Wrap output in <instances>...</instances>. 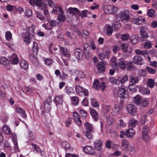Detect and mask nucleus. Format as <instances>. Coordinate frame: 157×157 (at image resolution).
Wrapping results in <instances>:
<instances>
[{"instance_id": "nucleus-1", "label": "nucleus", "mask_w": 157, "mask_h": 157, "mask_svg": "<svg viewBox=\"0 0 157 157\" xmlns=\"http://www.w3.org/2000/svg\"><path fill=\"white\" fill-rule=\"evenodd\" d=\"M35 28L36 27L34 25L25 28L26 32L24 36V40L26 44H29L31 42V39L34 37Z\"/></svg>"}, {"instance_id": "nucleus-2", "label": "nucleus", "mask_w": 157, "mask_h": 157, "mask_svg": "<svg viewBox=\"0 0 157 157\" xmlns=\"http://www.w3.org/2000/svg\"><path fill=\"white\" fill-rule=\"evenodd\" d=\"M127 61H125L123 58L119 59L118 62H116L113 64H112V67L117 70H118L119 68L124 70L127 67Z\"/></svg>"}, {"instance_id": "nucleus-3", "label": "nucleus", "mask_w": 157, "mask_h": 157, "mask_svg": "<svg viewBox=\"0 0 157 157\" xmlns=\"http://www.w3.org/2000/svg\"><path fill=\"white\" fill-rule=\"evenodd\" d=\"M129 11L126 10L121 11L116 15V17L118 20L128 21L129 18Z\"/></svg>"}, {"instance_id": "nucleus-4", "label": "nucleus", "mask_w": 157, "mask_h": 157, "mask_svg": "<svg viewBox=\"0 0 157 157\" xmlns=\"http://www.w3.org/2000/svg\"><path fill=\"white\" fill-rule=\"evenodd\" d=\"M121 149L123 151L129 152L134 151V148L131 146L126 140L123 139L121 142Z\"/></svg>"}, {"instance_id": "nucleus-5", "label": "nucleus", "mask_w": 157, "mask_h": 157, "mask_svg": "<svg viewBox=\"0 0 157 157\" xmlns=\"http://www.w3.org/2000/svg\"><path fill=\"white\" fill-rule=\"evenodd\" d=\"M117 7L111 5H105L103 7L104 13L108 15L114 14L117 12Z\"/></svg>"}, {"instance_id": "nucleus-6", "label": "nucleus", "mask_w": 157, "mask_h": 157, "mask_svg": "<svg viewBox=\"0 0 157 157\" xmlns=\"http://www.w3.org/2000/svg\"><path fill=\"white\" fill-rule=\"evenodd\" d=\"M123 106V104L121 102L115 103L114 107L112 109L111 113L114 116H117L121 113V110L122 109Z\"/></svg>"}, {"instance_id": "nucleus-7", "label": "nucleus", "mask_w": 157, "mask_h": 157, "mask_svg": "<svg viewBox=\"0 0 157 157\" xmlns=\"http://www.w3.org/2000/svg\"><path fill=\"white\" fill-rule=\"evenodd\" d=\"M76 92L78 95H82L83 93L85 96H87L89 95L88 90L79 85H77L75 87Z\"/></svg>"}, {"instance_id": "nucleus-8", "label": "nucleus", "mask_w": 157, "mask_h": 157, "mask_svg": "<svg viewBox=\"0 0 157 157\" xmlns=\"http://www.w3.org/2000/svg\"><path fill=\"white\" fill-rule=\"evenodd\" d=\"M60 53L63 56L67 58L68 59L71 57L70 51L65 47H60Z\"/></svg>"}, {"instance_id": "nucleus-9", "label": "nucleus", "mask_w": 157, "mask_h": 157, "mask_svg": "<svg viewBox=\"0 0 157 157\" xmlns=\"http://www.w3.org/2000/svg\"><path fill=\"white\" fill-rule=\"evenodd\" d=\"M12 140L14 145V149L16 151H19L18 143L17 141V138L16 134L15 133H12Z\"/></svg>"}, {"instance_id": "nucleus-10", "label": "nucleus", "mask_w": 157, "mask_h": 157, "mask_svg": "<svg viewBox=\"0 0 157 157\" xmlns=\"http://www.w3.org/2000/svg\"><path fill=\"white\" fill-rule=\"evenodd\" d=\"M128 93L127 88L121 87L119 89L118 94L120 97L125 98L127 96Z\"/></svg>"}, {"instance_id": "nucleus-11", "label": "nucleus", "mask_w": 157, "mask_h": 157, "mask_svg": "<svg viewBox=\"0 0 157 157\" xmlns=\"http://www.w3.org/2000/svg\"><path fill=\"white\" fill-rule=\"evenodd\" d=\"M51 102V97H49L46 100L44 105L45 111L47 113L49 112L51 110L50 104Z\"/></svg>"}, {"instance_id": "nucleus-12", "label": "nucleus", "mask_w": 157, "mask_h": 157, "mask_svg": "<svg viewBox=\"0 0 157 157\" xmlns=\"http://www.w3.org/2000/svg\"><path fill=\"white\" fill-rule=\"evenodd\" d=\"M73 119L76 124L78 126L82 124V121L80 119L79 116L77 112H74L73 113Z\"/></svg>"}, {"instance_id": "nucleus-13", "label": "nucleus", "mask_w": 157, "mask_h": 157, "mask_svg": "<svg viewBox=\"0 0 157 157\" xmlns=\"http://www.w3.org/2000/svg\"><path fill=\"white\" fill-rule=\"evenodd\" d=\"M104 30L108 36H110L112 34L113 29L112 27L110 25H106L104 27Z\"/></svg>"}, {"instance_id": "nucleus-14", "label": "nucleus", "mask_w": 157, "mask_h": 157, "mask_svg": "<svg viewBox=\"0 0 157 157\" xmlns=\"http://www.w3.org/2000/svg\"><path fill=\"white\" fill-rule=\"evenodd\" d=\"M146 21L145 18L144 17H140L137 18H134L132 19V22L136 25H140Z\"/></svg>"}, {"instance_id": "nucleus-15", "label": "nucleus", "mask_w": 157, "mask_h": 157, "mask_svg": "<svg viewBox=\"0 0 157 157\" xmlns=\"http://www.w3.org/2000/svg\"><path fill=\"white\" fill-rule=\"evenodd\" d=\"M126 108L129 113L134 114L136 112V108L133 105L128 104L126 106Z\"/></svg>"}, {"instance_id": "nucleus-16", "label": "nucleus", "mask_w": 157, "mask_h": 157, "mask_svg": "<svg viewBox=\"0 0 157 157\" xmlns=\"http://www.w3.org/2000/svg\"><path fill=\"white\" fill-rule=\"evenodd\" d=\"M143 59L140 56L136 55L132 59V62L137 65H141L143 64Z\"/></svg>"}, {"instance_id": "nucleus-17", "label": "nucleus", "mask_w": 157, "mask_h": 157, "mask_svg": "<svg viewBox=\"0 0 157 157\" xmlns=\"http://www.w3.org/2000/svg\"><path fill=\"white\" fill-rule=\"evenodd\" d=\"M84 151L86 154L90 155H94L95 153L94 149L90 146H88L83 147Z\"/></svg>"}, {"instance_id": "nucleus-18", "label": "nucleus", "mask_w": 157, "mask_h": 157, "mask_svg": "<svg viewBox=\"0 0 157 157\" xmlns=\"http://www.w3.org/2000/svg\"><path fill=\"white\" fill-rule=\"evenodd\" d=\"M89 45L88 44H84V56L86 58H88L91 55L90 50L88 49Z\"/></svg>"}, {"instance_id": "nucleus-19", "label": "nucleus", "mask_w": 157, "mask_h": 157, "mask_svg": "<svg viewBox=\"0 0 157 157\" xmlns=\"http://www.w3.org/2000/svg\"><path fill=\"white\" fill-rule=\"evenodd\" d=\"M68 11L70 14H73L79 16L80 10L76 8L70 7L68 9Z\"/></svg>"}, {"instance_id": "nucleus-20", "label": "nucleus", "mask_w": 157, "mask_h": 157, "mask_svg": "<svg viewBox=\"0 0 157 157\" xmlns=\"http://www.w3.org/2000/svg\"><path fill=\"white\" fill-rule=\"evenodd\" d=\"M54 101L55 102L57 106L62 105L63 101V98L61 95L56 96L54 99Z\"/></svg>"}, {"instance_id": "nucleus-21", "label": "nucleus", "mask_w": 157, "mask_h": 157, "mask_svg": "<svg viewBox=\"0 0 157 157\" xmlns=\"http://www.w3.org/2000/svg\"><path fill=\"white\" fill-rule=\"evenodd\" d=\"M9 58L14 64H17L19 61L17 55L15 53L13 54L12 55L9 56Z\"/></svg>"}, {"instance_id": "nucleus-22", "label": "nucleus", "mask_w": 157, "mask_h": 157, "mask_svg": "<svg viewBox=\"0 0 157 157\" xmlns=\"http://www.w3.org/2000/svg\"><path fill=\"white\" fill-rule=\"evenodd\" d=\"M122 51L123 52L130 53L132 52V49L129 47H128L127 44H123L121 45Z\"/></svg>"}, {"instance_id": "nucleus-23", "label": "nucleus", "mask_w": 157, "mask_h": 157, "mask_svg": "<svg viewBox=\"0 0 157 157\" xmlns=\"http://www.w3.org/2000/svg\"><path fill=\"white\" fill-rule=\"evenodd\" d=\"M30 61L35 66H38L39 65V61L36 57L34 55L31 54L29 56Z\"/></svg>"}, {"instance_id": "nucleus-24", "label": "nucleus", "mask_w": 157, "mask_h": 157, "mask_svg": "<svg viewBox=\"0 0 157 157\" xmlns=\"http://www.w3.org/2000/svg\"><path fill=\"white\" fill-rule=\"evenodd\" d=\"M84 125L86 131H89L91 132H94V128L92 124L89 123L88 122H86L85 123Z\"/></svg>"}, {"instance_id": "nucleus-25", "label": "nucleus", "mask_w": 157, "mask_h": 157, "mask_svg": "<svg viewBox=\"0 0 157 157\" xmlns=\"http://www.w3.org/2000/svg\"><path fill=\"white\" fill-rule=\"evenodd\" d=\"M3 132L5 134L10 135L11 133V130L9 126L7 125L4 124L2 126Z\"/></svg>"}, {"instance_id": "nucleus-26", "label": "nucleus", "mask_w": 157, "mask_h": 157, "mask_svg": "<svg viewBox=\"0 0 157 157\" xmlns=\"http://www.w3.org/2000/svg\"><path fill=\"white\" fill-rule=\"evenodd\" d=\"M139 91L142 94L149 95L150 94V90L147 87L145 88L140 86L139 87Z\"/></svg>"}, {"instance_id": "nucleus-27", "label": "nucleus", "mask_w": 157, "mask_h": 157, "mask_svg": "<svg viewBox=\"0 0 157 157\" xmlns=\"http://www.w3.org/2000/svg\"><path fill=\"white\" fill-rule=\"evenodd\" d=\"M16 110L17 113L20 114L22 117L24 118H25L27 116L25 112L21 108L17 107L16 109Z\"/></svg>"}, {"instance_id": "nucleus-28", "label": "nucleus", "mask_w": 157, "mask_h": 157, "mask_svg": "<svg viewBox=\"0 0 157 157\" xmlns=\"http://www.w3.org/2000/svg\"><path fill=\"white\" fill-rule=\"evenodd\" d=\"M36 6L40 8L41 9H44V8L47 7V4L46 3L43 2L42 0H37Z\"/></svg>"}, {"instance_id": "nucleus-29", "label": "nucleus", "mask_w": 157, "mask_h": 157, "mask_svg": "<svg viewBox=\"0 0 157 157\" xmlns=\"http://www.w3.org/2000/svg\"><path fill=\"white\" fill-rule=\"evenodd\" d=\"M135 133L133 129L130 128L126 131L125 135L127 137H131L134 136Z\"/></svg>"}, {"instance_id": "nucleus-30", "label": "nucleus", "mask_w": 157, "mask_h": 157, "mask_svg": "<svg viewBox=\"0 0 157 157\" xmlns=\"http://www.w3.org/2000/svg\"><path fill=\"white\" fill-rule=\"evenodd\" d=\"M132 101L134 103L140 105L142 102V98L140 95H137L133 98Z\"/></svg>"}, {"instance_id": "nucleus-31", "label": "nucleus", "mask_w": 157, "mask_h": 157, "mask_svg": "<svg viewBox=\"0 0 157 157\" xmlns=\"http://www.w3.org/2000/svg\"><path fill=\"white\" fill-rule=\"evenodd\" d=\"M74 55L77 59H79L82 56V51L80 49H76L75 50Z\"/></svg>"}, {"instance_id": "nucleus-32", "label": "nucleus", "mask_w": 157, "mask_h": 157, "mask_svg": "<svg viewBox=\"0 0 157 157\" xmlns=\"http://www.w3.org/2000/svg\"><path fill=\"white\" fill-rule=\"evenodd\" d=\"M20 64L21 68L24 70H27L28 68V63L24 59H21L20 60Z\"/></svg>"}, {"instance_id": "nucleus-33", "label": "nucleus", "mask_w": 157, "mask_h": 157, "mask_svg": "<svg viewBox=\"0 0 157 157\" xmlns=\"http://www.w3.org/2000/svg\"><path fill=\"white\" fill-rule=\"evenodd\" d=\"M155 84V80L151 78H148L147 82V86L150 88H153Z\"/></svg>"}, {"instance_id": "nucleus-34", "label": "nucleus", "mask_w": 157, "mask_h": 157, "mask_svg": "<svg viewBox=\"0 0 157 157\" xmlns=\"http://www.w3.org/2000/svg\"><path fill=\"white\" fill-rule=\"evenodd\" d=\"M90 113L94 120L97 121L98 120V113L94 109H90Z\"/></svg>"}, {"instance_id": "nucleus-35", "label": "nucleus", "mask_w": 157, "mask_h": 157, "mask_svg": "<svg viewBox=\"0 0 157 157\" xmlns=\"http://www.w3.org/2000/svg\"><path fill=\"white\" fill-rule=\"evenodd\" d=\"M94 143L95 148L98 150H100L102 144V142L101 140H99L95 141Z\"/></svg>"}, {"instance_id": "nucleus-36", "label": "nucleus", "mask_w": 157, "mask_h": 157, "mask_svg": "<svg viewBox=\"0 0 157 157\" xmlns=\"http://www.w3.org/2000/svg\"><path fill=\"white\" fill-rule=\"evenodd\" d=\"M109 81L113 85H119L120 84L119 79H115L114 77H111L109 79Z\"/></svg>"}, {"instance_id": "nucleus-37", "label": "nucleus", "mask_w": 157, "mask_h": 157, "mask_svg": "<svg viewBox=\"0 0 157 157\" xmlns=\"http://www.w3.org/2000/svg\"><path fill=\"white\" fill-rule=\"evenodd\" d=\"M103 63L104 62H102L101 63L98 64L97 69L100 73H102L104 72L105 71V68L103 65Z\"/></svg>"}, {"instance_id": "nucleus-38", "label": "nucleus", "mask_w": 157, "mask_h": 157, "mask_svg": "<svg viewBox=\"0 0 157 157\" xmlns=\"http://www.w3.org/2000/svg\"><path fill=\"white\" fill-rule=\"evenodd\" d=\"M10 62L6 58L2 57L0 59V64L7 66L9 64Z\"/></svg>"}, {"instance_id": "nucleus-39", "label": "nucleus", "mask_w": 157, "mask_h": 157, "mask_svg": "<svg viewBox=\"0 0 157 157\" xmlns=\"http://www.w3.org/2000/svg\"><path fill=\"white\" fill-rule=\"evenodd\" d=\"M36 17L39 19L40 21H44L45 20V18L43 15V14L41 13L38 11H35Z\"/></svg>"}, {"instance_id": "nucleus-40", "label": "nucleus", "mask_w": 157, "mask_h": 157, "mask_svg": "<svg viewBox=\"0 0 157 157\" xmlns=\"http://www.w3.org/2000/svg\"><path fill=\"white\" fill-rule=\"evenodd\" d=\"M39 50V48L38 47L37 43L36 42H34L32 48V51L33 54L36 55Z\"/></svg>"}, {"instance_id": "nucleus-41", "label": "nucleus", "mask_w": 157, "mask_h": 157, "mask_svg": "<svg viewBox=\"0 0 157 157\" xmlns=\"http://www.w3.org/2000/svg\"><path fill=\"white\" fill-rule=\"evenodd\" d=\"M58 12H59L61 14H63L64 12L63 11V9L61 7H59L58 8L56 7L53 8L52 12L55 14H57Z\"/></svg>"}, {"instance_id": "nucleus-42", "label": "nucleus", "mask_w": 157, "mask_h": 157, "mask_svg": "<svg viewBox=\"0 0 157 157\" xmlns=\"http://www.w3.org/2000/svg\"><path fill=\"white\" fill-rule=\"evenodd\" d=\"M138 86L133 84H130L128 86L129 90L132 93H135L137 91Z\"/></svg>"}, {"instance_id": "nucleus-43", "label": "nucleus", "mask_w": 157, "mask_h": 157, "mask_svg": "<svg viewBox=\"0 0 157 157\" xmlns=\"http://www.w3.org/2000/svg\"><path fill=\"white\" fill-rule=\"evenodd\" d=\"M129 82L131 84H135L139 82L138 78L137 77L131 76L130 77Z\"/></svg>"}, {"instance_id": "nucleus-44", "label": "nucleus", "mask_w": 157, "mask_h": 157, "mask_svg": "<svg viewBox=\"0 0 157 157\" xmlns=\"http://www.w3.org/2000/svg\"><path fill=\"white\" fill-rule=\"evenodd\" d=\"M78 110L79 111L80 114L82 118L83 119H85L87 116L86 112L81 108L78 109Z\"/></svg>"}, {"instance_id": "nucleus-45", "label": "nucleus", "mask_w": 157, "mask_h": 157, "mask_svg": "<svg viewBox=\"0 0 157 157\" xmlns=\"http://www.w3.org/2000/svg\"><path fill=\"white\" fill-rule=\"evenodd\" d=\"M138 36L136 35H133L130 38L131 42L133 44H136L138 42Z\"/></svg>"}, {"instance_id": "nucleus-46", "label": "nucleus", "mask_w": 157, "mask_h": 157, "mask_svg": "<svg viewBox=\"0 0 157 157\" xmlns=\"http://www.w3.org/2000/svg\"><path fill=\"white\" fill-rule=\"evenodd\" d=\"M89 13L90 11L87 10H83L81 12L80 11L78 16H81L82 18L86 17L87 14Z\"/></svg>"}, {"instance_id": "nucleus-47", "label": "nucleus", "mask_w": 157, "mask_h": 157, "mask_svg": "<svg viewBox=\"0 0 157 157\" xmlns=\"http://www.w3.org/2000/svg\"><path fill=\"white\" fill-rule=\"evenodd\" d=\"M135 52L136 54L138 55H144L145 56V57H146V56H147V52L146 51H142L140 49H137L135 50Z\"/></svg>"}, {"instance_id": "nucleus-48", "label": "nucleus", "mask_w": 157, "mask_h": 157, "mask_svg": "<svg viewBox=\"0 0 157 157\" xmlns=\"http://www.w3.org/2000/svg\"><path fill=\"white\" fill-rule=\"evenodd\" d=\"M132 63L131 62H128L127 63V70L128 71H134L136 69L132 65Z\"/></svg>"}, {"instance_id": "nucleus-49", "label": "nucleus", "mask_w": 157, "mask_h": 157, "mask_svg": "<svg viewBox=\"0 0 157 157\" xmlns=\"http://www.w3.org/2000/svg\"><path fill=\"white\" fill-rule=\"evenodd\" d=\"M138 121L134 119H131L129 121L128 125L132 127H135L137 124Z\"/></svg>"}, {"instance_id": "nucleus-50", "label": "nucleus", "mask_w": 157, "mask_h": 157, "mask_svg": "<svg viewBox=\"0 0 157 157\" xmlns=\"http://www.w3.org/2000/svg\"><path fill=\"white\" fill-rule=\"evenodd\" d=\"M112 26L115 29H117L120 27L121 24L119 21H114L112 23Z\"/></svg>"}, {"instance_id": "nucleus-51", "label": "nucleus", "mask_w": 157, "mask_h": 157, "mask_svg": "<svg viewBox=\"0 0 157 157\" xmlns=\"http://www.w3.org/2000/svg\"><path fill=\"white\" fill-rule=\"evenodd\" d=\"M126 126V123L124 122L123 120L121 119L119 121V123L117 125V128H122Z\"/></svg>"}, {"instance_id": "nucleus-52", "label": "nucleus", "mask_w": 157, "mask_h": 157, "mask_svg": "<svg viewBox=\"0 0 157 157\" xmlns=\"http://www.w3.org/2000/svg\"><path fill=\"white\" fill-rule=\"evenodd\" d=\"M33 12L31 9H27L25 12V15L28 17H30L32 15Z\"/></svg>"}, {"instance_id": "nucleus-53", "label": "nucleus", "mask_w": 157, "mask_h": 157, "mask_svg": "<svg viewBox=\"0 0 157 157\" xmlns=\"http://www.w3.org/2000/svg\"><path fill=\"white\" fill-rule=\"evenodd\" d=\"M47 7L48 6L44 8V9H42L41 10H44V13L45 16H46V20L48 21L50 19V17L49 15V12L47 9Z\"/></svg>"}, {"instance_id": "nucleus-54", "label": "nucleus", "mask_w": 157, "mask_h": 157, "mask_svg": "<svg viewBox=\"0 0 157 157\" xmlns=\"http://www.w3.org/2000/svg\"><path fill=\"white\" fill-rule=\"evenodd\" d=\"M72 103L74 105H77L78 103L79 99L78 97L73 96L71 97Z\"/></svg>"}, {"instance_id": "nucleus-55", "label": "nucleus", "mask_w": 157, "mask_h": 157, "mask_svg": "<svg viewBox=\"0 0 157 157\" xmlns=\"http://www.w3.org/2000/svg\"><path fill=\"white\" fill-rule=\"evenodd\" d=\"M76 33L79 36H87L89 34V33L86 30H83L82 33L79 31H77Z\"/></svg>"}, {"instance_id": "nucleus-56", "label": "nucleus", "mask_w": 157, "mask_h": 157, "mask_svg": "<svg viewBox=\"0 0 157 157\" xmlns=\"http://www.w3.org/2000/svg\"><path fill=\"white\" fill-rule=\"evenodd\" d=\"M148 16L150 17H155L154 11L152 9H149L147 13Z\"/></svg>"}, {"instance_id": "nucleus-57", "label": "nucleus", "mask_w": 157, "mask_h": 157, "mask_svg": "<svg viewBox=\"0 0 157 157\" xmlns=\"http://www.w3.org/2000/svg\"><path fill=\"white\" fill-rule=\"evenodd\" d=\"M115 121V119L111 117L108 116L106 118V122L109 125L112 124Z\"/></svg>"}, {"instance_id": "nucleus-58", "label": "nucleus", "mask_w": 157, "mask_h": 157, "mask_svg": "<svg viewBox=\"0 0 157 157\" xmlns=\"http://www.w3.org/2000/svg\"><path fill=\"white\" fill-rule=\"evenodd\" d=\"M91 103L92 106L94 107H98L99 106V104L98 102L94 98L91 99Z\"/></svg>"}, {"instance_id": "nucleus-59", "label": "nucleus", "mask_w": 157, "mask_h": 157, "mask_svg": "<svg viewBox=\"0 0 157 157\" xmlns=\"http://www.w3.org/2000/svg\"><path fill=\"white\" fill-rule=\"evenodd\" d=\"M8 116L6 114H4L1 117L2 121L4 123L6 122L8 120Z\"/></svg>"}, {"instance_id": "nucleus-60", "label": "nucleus", "mask_w": 157, "mask_h": 157, "mask_svg": "<svg viewBox=\"0 0 157 157\" xmlns=\"http://www.w3.org/2000/svg\"><path fill=\"white\" fill-rule=\"evenodd\" d=\"M91 132L89 131H84L83 133L89 139H91L93 137V136L91 133Z\"/></svg>"}, {"instance_id": "nucleus-61", "label": "nucleus", "mask_w": 157, "mask_h": 157, "mask_svg": "<svg viewBox=\"0 0 157 157\" xmlns=\"http://www.w3.org/2000/svg\"><path fill=\"white\" fill-rule=\"evenodd\" d=\"M99 81L98 79L95 80L93 84V87L96 90H98L99 89V86L98 85Z\"/></svg>"}, {"instance_id": "nucleus-62", "label": "nucleus", "mask_w": 157, "mask_h": 157, "mask_svg": "<svg viewBox=\"0 0 157 157\" xmlns=\"http://www.w3.org/2000/svg\"><path fill=\"white\" fill-rule=\"evenodd\" d=\"M5 37L6 39L8 41L11 40L12 38V34L10 31H7L5 34Z\"/></svg>"}, {"instance_id": "nucleus-63", "label": "nucleus", "mask_w": 157, "mask_h": 157, "mask_svg": "<svg viewBox=\"0 0 157 157\" xmlns=\"http://www.w3.org/2000/svg\"><path fill=\"white\" fill-rule=\"evenodd\" d=\"M102 108L104 111L107 112L109 111L111 107L110 105H102Z\"/></svg>"}, {"instance_id": "nucleus-64", "label": "nucleus", "mask_w": 157, "mask_h": 157, "mask_svg": "<svg viewBox=\"0 0 157 157\" xmlns=\"http://www.w3.org/2000/svg\"><path fill=\"white\" fill-rule=\"evenodd\" d=\"M149 128L147 126H144L142 130V135L147 134Z\"/></svg>"}]
</instances>
